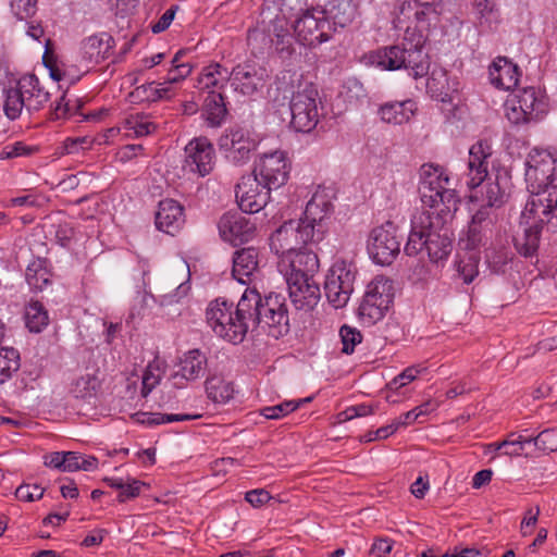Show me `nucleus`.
I'll return each mask as SVG.
<instances>
[{"instance_id": "11", "label": "nucleus", "mask_w": 557, "mask_h": 557, "mask_svg": "<svg viewBox=\"0 0 557 557\" xmlns=\"http://www.w3.org/2000/svg\"><path fill=\"white\" fill-rule=\"evenodd\" d=\"M257 146L258 141L251 133L242 127L225 129L218 140L219 150L234 165L246 164Z\"/></svg>"}, {"instance_id": "33", "label": "nucleus", "mask_w": 557, "mask_h": 557, "mask_svg": "<svg viewBox=\"0 0 557 557\" xmlns=\"http://www.w3.org/2000/svg\"><path fill=\"white\" fill-rule=\"evenodd\" d=\"M227 115L225 97L221 91H210L202 107V116L210 127H220Z\"/></svg>"}, {"instance_id": "12", "label": "nucleus", "mask_w": 557, "mask_h": 557, "mask_svg": "<svg viewBox=\"0 0 557 557\" xmlns=\"http://www.w3.org/2000/svg\"><path fill=\"white\" fill-rule=\"evenodd\" d=\"M547 112V102L542 91L535 87L518 90L516 100L507 110V117L515 124L540 121Z\"/></svg>"}, {"instance_id": "54", "label": "nucleus", "mask_w": 557, "mask_h": 557, "mask_svg": "<svg viewBox=\"0 0 557 557\" xmlns=\"http://www.w3.org/2000/svg\"><path fill=\"white\" fill-rule=\"evenodd\" d=\"M274 37L271 39V42L274 45L276 51L280 53H286L292 54L293 48H292V39L288 34L287 29L281 28L280 32H277L276 28H274Z\"/></svg>"}, {"instance_id": "39", "label": "nucleus", "mask_w": 557, "mask_h": 557, "mask_svg": "<svg viewBox=\"0 0 557 557\" xmlns=\"http://www.w3.org/2000/svg\"><path fill=\"white\" fill-rule=\"evenodd\" d=\"M25 322L30 332L39 333L48 325L49 317L44 305L32 300L25 308Z\"/></svg>"}, {"instance_id": "34", "label": "nucleus", "mask_w": 557, "mask_h": 557, "mask_svg": "<svg viewBox=\"0 0 557 557\" xmlns=\"http://www.w3.org/2000/svg\"><path fill=\"white\" fill-rule=\"evenodd\" d=\"M207 369V357L199 349L188 350L183 355L180 361L181 375L187 381H195L205 375Z\"/></svg>"}, {"instance_id": "56", "label": "nucleus", "mask_w": 557, "mask_h": 557, "mask_svg": "<svg viewBox=\"0 0 557 557\" xmlns=\"http://www.w3.org/2000/svg\"><path fill=\"white\" fill-rule=\"evenodd\" d=\"M161 418H163V413L161 412H136L134 414H132V419L139 423V424H144V425H149V426H153V425H159V424H164L163 420H161Z\"/></svg>"}, {"instance_id": "58", "label": "nucleus", "mask_w": 557, "mask_h": 557, "mask_svg": "<svg viewBox=\"0 0 557 557\" xmlns=\"http://www.w3.org/2000/svg\"><path fill=\"white\" fill-rule=\"evenodd\" d=\"M271 498L270 493L264 488L251 490L245 495L246 502H248L252 507H260L267 504Z\"/></svg>"}, {"instance_id": "26", "label": "nucleus", "mask_w": 557, "mask_h": 557, "mask_svg": "<svg viewBox=\"0 0 557 557\" xmlns=\"http://www.w3.org/2000/svg\"><path fill=\"white\" fill-rule=\"evenodd\" d=\"M260 261V250L253 246L236 250L233 255L232 268L234 278L242 284H246L259 270Z\"/></svg>"}, {"instance_id": "28", "label": "nucleus", "mask_w": 557, "mask_h": 557, "mask_svg": "<svg viewBox=\"0 0 557 557\" xmlns=\"http://www.w3.org/2000/svg\"><path fill=\"white\" fill-rule=\"evenodd\" d=\"M114 45V38L108 33L89 36L82 42V57L89 63L99 64L111 55Z\"/></svg>"}, {"instance_id": "61", "label": "nucleus", "mask_w": 557, "mask_h": 557, "mask_svg": "<svg viewBox=\"0 0 557 557\" xmlns=\"http://www.w3.org/2000/svg\"><path fill=\"white\" fill-rule=\"evenodd\" d=\"M69 119V100L64 92L50 111V120Z\"/></svg>"}, {"instance_id": "36", "label": "nucleus", "mask_w": 557, "mask_h": 557, "mask_svg": "<svg viewBox=\"0 0 557 557\" xmlns=\"http://www.w3.org/2000/svg\"><path fill=\"white\" fill-rule=\"evenodd\" d=\"M134 95L140 101L156 102L171 99L174 96V89L164 79L163 83L150 82L138 86L135 88Z\"/></svg>"}, {"instance_id": "7", "label": "nucleus", "mask_w": 557, "mask_h": 557, "mask_svg": "<svg viewBox=\"0 0 557 557\" xmlns=\"http://www.w3.org/2000/svg\"><path fill=\"white\" fill-rule=\"evenodd\" d=\"M318 90L312 84L299 85L292 90L289 101L290 126L299 133H309L319 122Z\"/></svg>"}, {"instance_id": "8", "label": "nucleus", "mask_w": 557, "mask_h": 557, "mask_svg": "<svg viewBox=\"0 0 557 557\" xmlns=\"http://www.w3.org/2000/svg\"><path fill=\"white\" fill-rule=\"evenodd\" d=\"M312 226H305L300 221L289 220L284 222L270 236V249L281 259L286 255H292L310 244L319 243L314 237Z\"/></svg>"}, {"instance_id": "23", "label": "nucleus", "mask_w": 557, "mask_h": 557, "mask_svg": "<svg viewBox=\"0 0 557 557\" xmlns=\"http://www.w3.org/2000/svg\"><path fill=\"white\" fill-rule=\"evenodd\" d=\"M286 283L289 298L297 310L310 311L318 305L321 293L313 278H292Z\"/></svg>"}, {"instance_id": "52", "label": "nucleus", "mask_w": 557, "mask_h": 557, "mask_svg": "<svg viewBox=\"0 0 557 557\" xmlns=\"http://www.w3.org/2000/svg\"><path fill=\"white\" fill-rule=\"evenodd\" d=\"M531 437H524L522 435L510 434L505 442H511L512 444H508L507 447L503 448L504 455L507 456H520L524 450L527 444H531Z\"/></svg>"}, {"instance_id": "3", "label": "nucleus", "mask_w": 557, "mask_h": 557, "mask_svg": "<svg viewBox=\"0 0 557 557\" xmlns=\"http://www.w3.org/2000/svg\"><path fill=\"white\" fill-rule=\"evenodd\" d=\"M441 0H404L395 8L394 24L404 29L400 44L376 50L369 55L372 64L382 70H406L414 79L424 77L430 71V57L424 50L426 34L432 22L438 20L436 4Z\"/></svg>"}, {"instance_id": "64", "label": "nucleus", "mask_w": 557, "mask_h": 557, "mask_svg": "<svg viewBox=\"0 0 557 557\" xmlns=\"http://www.w3.org/2000/svg\"><path fill=\"white\" fill-rule=\"evenodd\" d=\"M138 4V0H115V15L124 17L131 14Z\"/></svg>"}, {"instance_id": "45", "label": "nucleus", "mask_w": 557, "mask_h": 557, "mask_svg": "<svg viewBox=\"0 0 557 557\" xmlns=\"http://www.w3.org/2000/svg\"><path fill=\"white\" fill-rule=\"evenodd\" d=\"M100 387V381L96 374H85L76 379L71 386V393L76 398H89L96 395Z\"/></svg>"}, {"instance_id": "17", "label": "nucleus", "mask_w": 557, "mask_h": 557, "mask_svg": "<svg viewBox=\"0 0 557 557\" xmlns=\"http://www.w3.org/2000/svg\"><path fill=\"white\" fill-rule=\"evenodd\" d=\"M320 267L318 255L306 247L286 255L278 262L280 271L286 281L292 278H313Z\"/></svg>"}, {"instance_id": "1", "label": "nucleus", "mask_w": 557, "mask_h": 557, "mask_svg": "<svg viewBox=\"0 0 557 557\" xmlns=\"http://www.w3.org/2000/svg\"><path fill=\"white\" fill-rule=\"evenodd\" d=\"M419 195L421 211L411 220L404 250L407 256L425 250L430 261L437 263L451 252L453 234L447 223L458 210L460 199L447 170L433 163H425L420 169Z\"/></svg>"}, {"instance_id": "51", "label": "nucleus", "mask_w": 557, "mask_h": 557, "mask_svg": "<svg viewBox=\"0 0 557 557\" xmlns=\"http://www.w3.org/2000/svg\"><path fill=\"white\" fill-rule=\"evenodd\" d=\"M506 196V191L502 189L497 181L486 184L484 194L485 205L492 208L500 207L505 202Z\"/></svg>"}, {"instance_id": "21", "label": "nucleus", "mask_w": 557, "mask_h": 557, "mask_svg": "<svg viewBox=\"0 0 557 557\" xmlns=\"http://www.w3.org/2000/svg\"><path fill=\"white\" fill-rule=\"evenodd\" d=\"M527 205L521 213V225L523 232L513 237L516 250L523 257L534 256L540 247L541 233L544 225L548 226V222L544 221L541 216H527Z\"/></svg>"}, {"instance_id": "29", "label": "nucleus", "mask_w": 557, "mask_h": 557, "mask_svg": "<svg viewBox=\"0 0 557 557\" xmlns=\"http://www.w3.org/2000/svg\"><path fill=\"white\" fill-rule=\"evenodd\" d=\"M418 104L412 99L388 101L380 106L377 114L382 122L391 125H403L416 115Z\"/></svg>"}, {"instance_id": "13", "label": "nucleus", "mask_w": 557, "mask_h": 557, "mask_svg": "<svg viewBox=\"0 0 557 557\" xmlns=\"http://www.w3.org/2000/svg\"><path fill=\"white\" fill-rule=\"evenodd\" d=\"M334 199L332 188L319 186L307 202L304 218L299 220L305 226H312L314 233L319 230L320 234H314L318 242H321L326 233V221L334 212Z\"/></svg>"}, {"instance_id": "31", "label": "nucleus", "mask_w": 557, "mask_h": 557, "mask_svg": "<svg viewBox=\"0 0 557 557\" xmlns=\"http://www.w3.org/2000/svg\"><path fill=\"white\" fill-rule=\"evenodd\" d=\"M231 72L220 63H211L205 66L197 79V87L209 92L221 91L230 82Z\"/></svg>"}, {"instance_id": "44", "label": "nucleus", "mask_w": 557, "mask_h": 557, "mask_svg": "<svg viewBox=\"0 0 557 557\" xmlns=\"http://www.w3.org/2000/svg\"><path fill=\"white\" fill-rule=\"evenodd\" d=\"M480 256L469 251L457 261V272L465 284H470L479 274Z\"/></svg>"}, {"instance_id": "9", "label": "nucleus", "mask_w": 557, "mask_h": 557, "mask_svg": "<svg viewBox=\"0 0 557 557\" xmlns=\"http://www.w3.org/2000/svg\"><path fill=\"white\" fill-rule=\"evenodd\" d=\"M294 32L299 44L317 47L332 38L335 27L321 9L311 8L304 11L294 23Z\"/></svg>"}, {"instance_id": "35", "label": "nucleus", "mask_w": 557, "mask_h": 557, "mask_svg": "<svg viewBox=\"0 0 557 557\" xmlns=\"http://www.w3.org/2000/svg\"><path fill=\"white\" fill-rule=\"evenodd\" d=\"M472 8L481 27L492 29L500 22L497 0H472Z\"/></svg>"}, {"instance_id": "50", "label": "nucleus", "mask_w": 557, "mask_h": 557, "mask_svg": "<svg viewBox=\"0 0 557 557\" xmlns=\"http://www.w3.org/2000/svg\"><path fill=\"white\" fill-rule=\"evenodd\" d=\"M425 370H426V368L423 367L422 364L410 366V367L406 368L396 377H394L392 380V382L389 383V386H391V388H395V389L400 388V387L409 384L413 380H416L417 376L420 373L424 372Z\"/></svg>"}, {"instance_id": "57", "label": "nucleus", "mask_w": 557, "mask_h": 557, "mask_svg": "<svg viewBox=\"0 0 557 557\" xmlns=\"http://www.w3.org/2000/svg\"><path fill=\"white\" fill-rule=\"evenodd\" d=\"M159 382L160 375L154 374L152 371V367L149 364L143 375V397H147L151 393V391L159 384Z\"/></svg>"}, {"instance_id": "53", "label": "nucleus", "mask_w": 557, "mask_h": 557, "mask_svg": "<svg viewBox=\"0 0 557 557\" xmlns=\"http://www.w3.org/2000/svg\"><path fill=\"white\" fill-rule=\"evenodd\" d=\"M45 490L39 485L22 484L15 491V496L23 502H34L40 499Z\"/></svg>"}, {"instance_id": "5", "label": "nucleus", "mask_w": 557, "mask_h": 557, "mask_svg": "<svg viewBox=\"0 0 557 557\" xmlns=\"http://www.w3.org/2000/svg\"><path fill=\"white\" fill-rule=\"evenodd\" d=\"M557 156L547 149L533 148L525 160L524 180L530 191L529 199L540 194H548L553 185Z\"/></svg>"}, {"instance_id": "37", "label": "nucleus", "mask_w": 557, "mask_h": 557, "mask_svg": "<svg viewBox=\"0 0 557 557\" xmlns=\"http://www.w3.org/2000/svg\"><path fill=\"white\" fill-rule=\"evenodd\" d=\"M103 482L107 483L110 487L117 490V502L126 503L139 496L141 488L146 486L143 481L127 478V480H123L122 478H108L103 479Z\"/></svg>"}, {"instance_id": "4", "label": "nucleus", "mask_w": 557, "mask_h": 557, "mask_svg": "<svg viewBox=\"0 0 557 557\" xmlns=\"http://www.w3.org/2000/svg\"><path fill=\"white\" fill-rule=\"evenodd\" d=\"M50 100L49 91L40 85L35 74L22 76L16 86L5 90L3 110L10 120L21 116L25 108L29 113L41 110Z\"/></svg>"}, {"instance_id": "32", "label": "nucleus", "mask_w": 557, "mask_h": 557, "mask_svg": "<svg viewBox=\"0 0 557 557\" xmlns=\"http://www.w3.org/2000/svg\"><path fill=\"white\" fill-rule=\"evenodd\" d=\"M356 5L352 0H325L322 12H325L327 20H332V26L346 27L356 15Z\"/></svg>"}, {"instance_id": "41", "label": "nucleus", "mask_w": 557, "mask_h": 557, "mask_svg": "<svg viewBox=\"0 0 557 557\" xmlns=\"http://www.w3.org/2000/svg\"><path fill=\"white\" fill-rule=\"evenodd\" d=\"M491 231V227L470 222L467 232L459 238V245L468 251L475 250L480 246L485 245L487 234Z\"/></svg>"}, {"instance_id": "30", "label": "nucleus", "mask_w": 557, "mask_h": 557, "mask_svg": "<svg viewBox=\"0 0 557 557\" xmlns=\"http://www.w3.org/2000/svg\"><path fill=\"white\" fill-rule=\"evenodd\" d=\"M52 273L49 269V261L46 258L37 257L26 267L25 281L30 292L39 293L51 285Z\"/></svg>"}, {"instance_id": "22", "label": "nucleus", "mask_w": 557, "mask_h": 557, "mask_svg": "<svg viewBox=\"0 0 557 557\" xmlns=\"http://www.w3.org/2000/svg\"><path fill=\"white\" fill-rule=\"evenodd\" d=\"M492 156V146L487 140H479L471 146L468 159L467 185L470 188L480 186L488 175V159Z\"/></svg>"}, {"instance_id": "20", "label": "nucleus", "mask_w": 557, "mask_h": 557, "mask_svg": "<svg viewBox=\"0 0 557 557\" xmlns=\"http://www.w3.org/2000/svg\"><path fill=\"white\" fill-rule=\"evenodd\" d=\"M186 166L200 176L210 174L214 166L215 152L213 145L207 137L190 140L185 147Z\"/></svg>"}, {"instance_id": "18", "label": "nucleus", "mask_w": 557, "mask_h": 557, "mask_svg": "<svg viewBox=\"0 0 557 557\" xmlns=\"http://www.w3.org/2000/svg\"><path fill=\"white\" fill-rule=\"evenodd\" d=\"M236 199L243 212L257 213L263 209L269 199L271 190L263 186L253 176H244L236 185Z\"/></svg>"}, {"instance_id": "14", "label": "nucleus", "mask_w": 557, "mask_h": 557, "mask_svg": "<svg viewBox=\"0 0 557 557\" xmlns=\"http://www.w3.org/2000/svg\"><path fill=\"white\" fill-rule=\"evenodd\" d=\"M290 172V161L286 152L276 150L264 153L256 162L252 174L263 186L275 190L285 185Z\"/></svg>"}, {"instance_id": "10", "label": "nucleus", "mask_w": 557, "mask_h": 557, "mask_svg": "<svg viewBox=\"0 0 557 557\" xmlns=\"http://www.w3.org/2000/svg\"><path fill=\"white\" fill-rule=\"evenodd\" d=\"M356 280V267L352 262L337 260L330 268L325 282L324 293L329 302L336 309L347 305Z\"/></svg>"}, {"instance_id": "43", "label": "nucleus", "mask_w": 557, "mask_h": 557, "mask_svg": "<svg viewBox=\"0 0 557 557\" xmlns=\"http://www.w3.org/2000/svg\"><path fill=\"white\" fill-rule=\"evenodd\" d=\"M206 392L214 403H226L233 398L234 387L231 382L212 376L206 380Z\"/></svg>"}, {"instance_id": "63", "label": "nucleus", "mask_w": 557, "mask_h": 557, "mask_svg": "<svg viewBox=\"0 0 557 557\" xmlns=\"http://www.w3.org/2000/svg\"><path fill=\"white\" fill-rule=\"evenodd\" d=\"M45 466L64 472L65 451H53L44 457Z\"/></svg>"}, {"instance_id": "62", "label": "nucleus", "mask_w": 557, "mask_h": 557, "mask_svg": "<svg viewBox=\"0 0 557 557\" xmlns=\"http://www.w3.org/2000/svg\"><path fill=\"white\" fill-rule=\"evenodd\" d=\"M127 128L134 132V135L137 137L149 135L152 131L156 129V125L151 122H141V121H127Z\"/></svg>"}, {"instance_id": "42", "label": "nucleus", "mask_w": 557, "mask_h": 557, "mask_svg": "<svg viewBox=\"0 0 557 557\" xmlns=\"http://www.w3.org/2000/svg\"><path fill=\"white\" fill-rule=\"evenodd\" d=\"M20 352L12 347L0 348V385L8 382L18 371Z\"/></svg>"}, {"instance_id": "25", "label": "nucleus", "mask_w": 557, "mask_h": 557, "mask_svg": "<svg viewBox=\"0 0 557 557\" xmlns=\"http://www.w3.org/2000/svg\"><path fill=\"white\" fill-rule=\"evenodd\" d=\"M527 216H541L548 222V228L557 232V187L553 188L548 194H540L528 199Z\"/></svg>"}, {"instance_id": "2", "label": "nucleus", "mask_w": 557, "mask_h": 557, "mask_svg": "<svg viewBox=\"0 0 557 557\" xmlns=\"http://www.w3.org/2000/svg\"><path fill=\"white\" fill-rule=\"evenodd\" d=\"M207 323L213 332L233 343L244 341L249 329L261 326L269 336L277 339L289 332L285 298L271 293L264 298L256 289L247 288L236 308L233 302L218 298L206 310Z\"/></svg>"}, {"instance_id": "46", "label": "nucleus", "mask_w": 557, "mask_h": 557, "mask_svg": "<svg viewBox=\"0 0 557 557\" xmlns=\"http://www.w3.org/2000/svg\"><path fill=\"white\" fill-rule=\"evenodd\" d=\"M339 336L343 344L342 351L346 355H350L355 351L357 344L362 341L361 333L349 325H343L339 330Z\"/></svg>"}, {"instance_id": "6", "label": "nucleus", "mask_w": 557, "mask_h": 557, "mask_svg": "<svg viewBox=\"0 0 557 557\" xmlns=\"http://www.w3.org/2000/svg\"><path fill=\"white\" fill-rule=\"evenodd\" d=\"M394 298L393 281L375 276L367 286V290L358 308V317L364 325H373L381 321L388 311Z\"/></svg>"}, {"instance_id": "16", "label": "nucleus", "mask_w": 557, "mask_h": 557, "mask_svg": "<svg viewBox=\"0 0 557 557\" xmlns=\"http://www.w3.org/2000/svg\"><path fill=\"white\" fill-rule=\"evenodd\" d=\"M218 228L221 238L233 246L248 243L257 235L256 222L238 212H225L218 222Z\"/></svg>"}, {"instance_id": "59", "label": "nucleus", "mask_w": 557, "mask_h": 557, "mask_svg": "<svg viewBox=\"0 0 557 557\" xmlns=\"http://www.w3.org/2000/svg\"><path fill=\"white\" fill-rule=\"evenodd\" d=\"M175 13H176V7L172 5L171 8H169L162 15L161 17L158 20L157 23H154L152 26H151V32L153 34H160L162 32H164L165 29L169 28V26L171 25V23L173 22L174 20V16H175Z\"/></svg>"}, {"instance_id": "15", "label": "nucleus", "mask_w": 557, "mask_h": 557, "mask_svg": "<svg viewBox=\"0 0 557 557\" xmlns=\"http://www.w3.org/2000/svg\"><path fill=\"white\" fill-rule=\"evenodd\" d=\"M368 250L373 261L381 265H389L400 252V239L397 228L392 222L372 230Z\"/></svg>"}, {"instance_id": "27", "label": "nucleus", "mask_w": 557, "mask_h": 557, "mask_svg": "<svg viewBox=\"0 0 557 557\" xmlns=\"http://www.w3.org/2000/svg\"><path fill=\"white\" fill-rule=\"evenodd\" d=\"M490 81L493 86L503 90H510L519 83L520 71L517 64L506 57H498L488 69Z\"/></svg>"}, {"instance_id": "24", "label": "nucleus", "mask_w": 557, "mask_h": 557, "mask_svg": "<svg viewBox=\"0 0 557 557\" xmlns=\"http://www.w3.org/2000/svg\"><path fill=\"white\" fill-rule=\"evenodd\" d=\"M154 222L159 231L174 235L185 224L184 207L174 199H162L159 202Z\"/></svg>"}, {"instance_id": "47", "label": "nucleus", "mask_w": 557, "mask_h": 557, "mask_svg": "<svg viewBox=\"0 0 557 557\" xmlns=\"http://www.w3.org/2000/svg\"><path fill=\"white\" fill-rule=\"evenodd\" d=\"M531 440V443L542 451L557 450V429H546Z\"/></svg>"}, {"instance_id": "60", "label": "nucleus", "mask_w": 557, "mask_h": 557, "mask_svg": "<svg viewBox=\"0 0 557 557\" xmlns=\"http://www.w3.org/2000/svg\"><path fill=\"white\" fill-rule=\"evenodd\" d=\"M492 207L487 205H483L476 212L472 215L471 223L481 224L483 226L491 227L493 226V219L491 216Z\"/></svg>"}, {"instance_id": "49", "label": "nucleus", "mask_w": 557, "mask_h": 557, "mask_svg": "<svg viewBox=\"0 0 557 557\" xmlns=\"http://www.w3.org/2000/svg\"><path fill=\"white\" fill-rule=\"evenodd\" d=\"M38 0H11V11L16 18L25 21L35 15Z\"/></svg>"}, {"instance_id": "48", "label": "nucleus", "mask_w": 557, "mask_h": 557, "mask_svg": "<svg viewBox=\"0 0 557 557\" xmlns=\"http://www.w3.org/2000/svg\"><path fill=\"white\" fill-rule=\"evenodd\" d=\"M299 407V401L296 400H286L278 405L264 407L261 409V414L267 419H281L288 413L295 411Z\"/></svg>"}, {"instance_id": "40", "label": "nucleus", "mask_w": 557, "mask_h": 557, "mask_svg": "<svg viewBox=\"0 0 557 557\" xmlns=\"http://www.w3.org/2000/svg\"><path fill=\"white\" fill-rule=\"evenodd\" d=\"M186 53V50L181 49L171 60V66L169 67L168 75L165 77L169 85L180 83L191 74L194 65L190 62L183 60Z\"/></svg>"}, {"instance_id": "55", "label": "nucleus", "mask_w": 557, "mask_h": 557, "mask_svg": "<svg viewBox=\"0 0 557 557\" xmlns=\"http://www.w3.org/2000/svg\"><path fill=\"white\" fill-rule=\"evenodd\" d=\"M35 151H37L36 147L27 146L23 141H16L12 145L5 146L2 150V154L8 159H12L22 156H29Z\"/></svg>"}, {"instance_id": "38", "label": "nucleus", "mask_w": 557, "mask_h": 557, "mask_svg": "<svg viewBox=\"0 0 557 557\" xmlns=\"http://www.w3.org/2000/svg\"><path fill=\"white\" fill-rule=\"evenodd\" d=\"M426 91L432 98L445 102L449 99V84L444 69L433 70L426 81Z\"/></svg>"}, {"instance_id": "19", "label": "nucleus", "mask_w": 557, "mask_h": 557, "mask_svg": "<svg viewBox=\"0 0 557 557\" xmlns=\"http://www.w3.org/2000/svg\"><path fill=\"white\" fill-rule=\"evenodd\" d=\"M269 75L267 70L255 63L237 64L231 72V86L245 96H251L265 85Z\"/></svg>"}]
</instances>
